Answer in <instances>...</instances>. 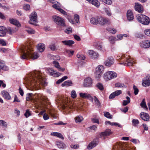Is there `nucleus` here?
<instances>
[{"instance_id":"nucleus-1","label":"nucleus","mask_w":150,"mask_h":150,"mask_svg":"<svg viewBox=\"0 0 150 150\" xmlns=\"http://www.w3.org/2000/svg\"><path fill=\"white\" fill-rule=\"evenodd\" d=\"M28 77L25 80L26 83L28 86L37 87L40 84L43 86H46L47 83L42 76V74L39 71H35L30 74Z\"/></svg>"},{"instance_id":"nucleus-2","label":"nucleus","mask_w":150,"mask_h":150,"mask_svg":"<svg viewBox=\"0 0 150 150\" xmlns=\"http://www.w3.org/2000/svg\"><path fill=\"white\" fill-rule=\"evenodd\" d=\"M32 50L28 47H23L21 49V57L22 59H27L28 57H30L33 59L38 58L39 55L37 52L33 53Z\"/></svg>"},{"instance_id":"nucleus-3","label":"nucleus","mask_w":150,"mask_h":150,"mask_svg":"<svg viewBox=\"0 0 150 150\" xmlns=\"http://www.w3.org/2000/svg\"><path fill=\"white\" fill-rule=\"evenodd\" d=\"M117 59L120 62V64L125 66H132L134 63V61L132 59L127 55L118 56Z\"/></svg>"},{"instance_id":"nucleus-4","label":"nucleus","mask_w":150,"mask_h":150,"mask_svg":"<svg viewBox=\"0 0 150 150\" xmlns=\"http://www.w3.org/2000/svg\"><path fill=\"white\" fill-rule=\"evenodd\" d=\"M137 20L140 23L144 25H148L150 23L149 18L143 14H139L136 16Z\"/></svg>"},{"instance_id":"nucleus-5","label":"nucleus","mask_w":150,"mask_h":150,"mask_svg":"<svg viewBox=\"0 0 150 150\" xmlns=\"http://www.w3.org/2000/svg\"><path fill=\"white\" fill-rule=\"evenodd\" d=\"M117 74L114 72L108 71L104 74V78L106 81L112 79L116 77Z\"/></svg>"},{"instance_id":"nucleus-6","label":"nucleus","mask_w":150,"mask_h":150,"mask_svg":"<svg viewBox=\"0 0 150 150\" xmlns=\"http://www.w3.org/2000/svg\"><path fill=\"white\" fill-rule=\"evenodd\" d=\"M52 18L56 24L62 27L65 26V22L63 18L56 16H53Z\"/></svg>"},{"instance_id":"nucleus-7","label":"nucleus","mask_w":150,"mask_h":150,"mask_svg":"<svg viewBox=\"0 0 150 150\" xmlns=\"http://www.w3.org/2000/svg\"><path fill=\"white\" fill-rule=\"evenodd\" d=\"M79 105L78 103H71L69 105V104H63L62 107L63 109L68 110L71 109H77L79 108Z\"/></svg>"},{"instance_id":"nucleus-8","label":"nucleus","mask_w":150,"mask_h":150,"mask_svg":"<svg viewBox=\"0 0 150 150\" xmlns=\"http://www.w3.org/2000/svg\"><path fill=\"white\" fill-rule=\"evenodd\" d=\"M114 63V60L113 57H110L107 58L104 62V64L106 66L109 67L112 65Z\"/></svg>"},{"instance_id":"nucleus-9","label":"nucleus","mask_w":150,"mask_h":150,"mask_svg":"<svg viewBox=\"0 0 150 150\" xmlns=\"http://www.w3.org/2000/svg\"><path fill=\"white\" fill-rule=\"evenodd\" d=\"M99 19L100 24L101 25L109 24L110 23V20L108 18L99 16Z\"/></svg>"},{"instance_id":"nucleus-10","label":"nucleus","mask_w":150,"mask_h":150,"mask_svg":"<svg viewBox=\"0 0 150 150\" xmlns=\"http://www.w3.org/2000/svg\"><path fill=\"white\" fill-rule=\"evenodd\" d=\"M37 15L36 12L33 13L31 14L30 18V20L29 21V23L31 24L35 25L32 22H37Z\"/></svg>"},{"instance_id":"nucleus-11","label":"nucleus","mask_w":150,"mask_h":150,"mask_svg":"<svg viewBox=\"0 0 150 150\" xmlns=\"http://www.w3.org/2000/svg\"><path fill=\"white\" fill-rule=\"evenodd\" d=\"M47 71L49 74L50 75L53 76L54 77H58L61 75V74L59 72H56L52 68H48Z\"/></svg>"},{"instance_id":"nucleus-12","label":"nucleus","mask_w":150,"mask_h":150,"mask_svg":"<svg viewBox=\"0 0 150 150\" xmlns=\"http://www.w3.org/2000/svg\"><path fill=\"white\" fill-rule=\"evenodd\" d=\"M113 150H132L129 148H126L121 144H117L113 148Z\"/></svg>"},{"instance_id":"nucleus-13","label":"nucleus","mask_w":150,"mask_h":150,"mask_svg":"<svg viewBox=\"0 0 150 150\" xmlns=\"http://www.w3.org/2000/svg\"><path fill=\"white\" fill-rule=\"evenodd\" d=\"M140 46L144 48H147L150 47V41L145 40L142 41L140 43Z\"/></svg>"},{"instance_id":"nucleus-14","label":"nucleus","mask_w":150,"mask_h":150,"mask_svg":"<svg viewBox=\"0 0 150 150\" xmlns=\"http://www.w3.org/2000/svg\"><path fill=\"white\" fill-rule=\"evenodd\" d=\"M92 84V80L90 78L88 77L84 80V86L85 87H88L91 86Z\"/></svg>"},{"instance_id":"nucleus-15","label":"nucleus","mask_w":150,"mask_h":150,"mask_svg":"<svg viewBox=\"0 0 150 150\" xmlns=\"http://www.w3.org/2000/svg\"><path fill=\"white\" fill-rule=\"evenodd\" d=\"M141 118L144 120L146 121H149L150 116L149 115L146 113L142 112L140 114Z\"/></svg>"},{"instance_id":"nucleus-16","label":"nucleus","mask_w":150,"mask_h":150,"mask_svg":"<svg viewBox=\"0 0 150 150\" xmlns=\"http://www.w3.org/2000/svg\"><path fill=\"white\" fill-rule=\"evenodd\" d=\"M142 84L143 86L145 87L149 86L150 85V76H147L144 79Z\"/></svg>"},{"instance_id":"nucleus-17","label":"nucleus","mask_w":150,"mask_h":150,"mask_svg":"<svg viewBox=\"0 0 150 150\" xmlns=\"http://www.w3.org/2000/svg\"><path fill=\"white\" fill-rule=\"evenodd\" d=\"M127 17L128 20L132 21L134 19V15L133 13L130 10H128L127 13Z\"/></svg>"},{"instance_id":"nucleus-18","label":"nucleus","mask_w":150,"mask_h":150,"mask_svg":"<svg viewBox=\"0 0 150 150\" xmlns=\"http://www.w3.org/2000/svg\"><path fill=\"white\" fill-rule=\"evenodd\" d=\"M135 10L139 12H142L143 11V7L141 4L138 3H135L134 6Z\"/></svg>"},{"instance_id":"nucleus-19","label":"nucleus","mask_w":150,"mask_h":150,"mask_svg":"<svg viewBox=\"0 0 150 150\" xmlns=\"http://www.w3.org/2000/svg\"><path fill=\"white\" fill-rule=\"evenodd\" d=\"M52 7L58 10L61 13L64 15H66V16L68 15L67 13L62 9L61 8L60 6L56 4H54L52 5Z\"/></svg>"},{"instance_id":"nucleus-20","label":"nucleus","mask_w":150,"mask_h":150,"mask_svg":"<svg viewBox=\"0 0 150 150\" xmlns=\"http://www.w3.org/2000/svg\"><path fill=\"white\" fill-rule=\"evenodd\" d=\"M88 53L91 57L93 59L97 58L99 56L98 53L95 52L93 50H90L89 51Z\"/></svg>"},{"instance_id":"nucleus-21","label":"nucleus","mask_w":150,"mask_h":150,"mask_svg":"<svg viewBox=\"0 0 150 150\" xmlns=\"http://www.w3.org/2000/svg\"><path fill=\"white\" fill-rule=\"evenodd\" d=\"M98 143V142L97 140H94L88 144L87 146V148L88 149H91L95 147Z\"/></svg>"},{"instance_id":"nucleus-22","label":"nucleus","mask_w":150,"mask_h":150,"mask_svg":"<svg viewBox=\"0 0 150 150\" xmlns=\"http://www.w3.org/2000/svg\"><path fill=\"white\" fill-rule=\"evenodd\" d=\"M1 94L2 96L6 100H9L11 99V97L7 91L5 90L2 91L1 92Z\"/></svg>"},{"instance_id":"nucleus-23","label":"nucleus","mask_w":150,"mask_h":150,"mask_svg":"<svg viewBox=\"0 0 150 150\" xmlns=\"http://www.w3.org/2000/svg\"><path fill=\"white\" fill-rule=\"evenodd\" d=\"M122 91L121 90H117L112 93L110 96L109 99H112L115 96H118L122 93Z\"/></svg>"},{"instance_id":"nucleus-24","label":"nucleus","mask_w":150,"mask_h":150,"mask_svg":"<svg viewBox=\"0 0 150 150\" xmlns=\"http://www.w3.org/2000/svg\"><path fill=\"white\" fill-rule=\"evenodd\" d=\"M7 31V30L5 27L0 26V36H5Z\"/></svg>"},{"instance_id":"nucleus-25","label":"nucleus","mask_w":150,"mask_h":150,"mask_svg":"<svg viewBox=\"0 0 150 150\" xmlns=\"http://www.w3.org/2000/svg\"><path fill=\"white\" fill-rule=\"evenodd\" d=\"M99 17L91 18L90 20L91 23L93 25H97L98 24H100V21L99 20Z\"/></svg>"},{"instance_id":"nucleus-26","label":"nucleus","mask_w":150,"mask_h":150,"mask_svg":"<svg viewBox=\"0 0 150 150\" xmlns=\"http://www.w3.org/2000/svg\"><path fill=\"white\" fill-rule=\"evenodd\" d=\"M53 64H54L55 67L57 68L59 71H64L65 68H61L59 63L57 62L56 61H54L53 62Z\"/></svg>"},{"instance_id":"nucleus-27","label":"nucleus","mask_w":150,"mask_h":150,"mask_svg":"<svg viewBox=\"0 0 150 150\" xmlns=\"http://www.w3.org/2000/svg\"><path fill=\"white\" fill-rule=\"evenodd\" d=\"M89 3L98 8L100 5V3L97 0H86Z\"/></svg>"},{"instance_id":"nucleus-28","label":"nucleus","mask_w":150,"mask_h":150,"mask_svg":"<svg viewBox=\"0 0 150 150\" xmlns=\"http://www.w3.org/2000/svg\"><path fill=\"white\" fill-rule=\"evenodd\" d=\"M104 68L103 66L100 65L97 67L96 69V72L103 73L104 71Z\"/></svg>"},{"instance_id":"nucleus-29","label":"nucleus","mask_w":150,"mask_h":150,"mask_svg":"<svg viewBox=\"0 0 150 150\" xmlns=\"http://www.w3.org/2000/svg\"><path fill=\"white\" fill-rule=\"evenodd\" d=\"M95 45L96 48L98 50L100 51L102 50L103 49V46L102 42H98L95 43Z\"/></svg>"},{"instance_id":"nucleus-30","label":"nucleus","mask_w":150,"mask_h":150,"mask_svg":"<svg viewBox=\"0 0 150 150\" xmlns=\"http://www.w3.org/2000/svg\"><path fill=\"white\" fill-rule=\"evenodd\" d=\"M111 132L110 131V130L108 129L106 130L105 132H102L100 134V137H102L103 136H105L110 135L111 134Z\"/></svg>"},{"instance_id":"nucleus-31","label":"nucleus","mask_w":150,"mask_h":150,"mask_svg":"<svg viewBox=\"0 0 150 150\" xmlns=\"http://www.w3.org/2000/svg\"><path fill=\"white\" fill-rule=\"evenodd\" d=\"M62 42L64 45L69 46H71L74 43V42L71 40L62 41Z\"/></svg>"},{"instance_id":"nucleus-32","label":"nucleus","mask_w":150,"mask_h":150,"mask_svg":"<svg viewBox=\"0 0 150 150\" xmlns=\"http://www.w3.org/2000/svg\"><path fill=\"white\" fill-rule=\"evenodd\" d=\"M57 145L58 148L59 149H63L66 147L64 144L62 142H57Z\"/></svg>"},{"instance_id":"nucleus-33","label":"nucleus","mask_w":150,"mask_h":150,"mask_svg":"<svg viewBox=\"0 0 150 150\" xmlns=\"http://www.w3.org/2000/svg\"><path fill=\"white\" fill-rule=\"evenodd\" d=\"M38 49L40 52H43L45 49V45L42 43L39 44L38 46Z\"/></svg>"},{"instance_id":"nucleus-34","label":"nucleus","mask_w":150,"mask_h":150,"mask_svg":"<svg viewBox=\"0 0 150 150\" xmlns=\"http://www.w3.org/2000/svg\"><path fill=\"white\" fill-rule=\"evenodd\" d=\"M10 22L13 24H14L17 26H18L20 25L19 22L17 21L16 19L13 18L9 19Z\"/></svg>"},{"instance_id":"nucleus-35","label":"nucleus","mask_w":150,"mask_h":150,"mask_svg":"<svg viewBox=\"0 0 150 150\" xmlns=\"http://www.w3.org/2000/svg\"><path fill=\"white\" fill-rule=\"evenodd\" d=\"M80 96L83 98H88L90 97L89 94L87 93H79Z\"/></svg>"},{"instance_id":"nucleus-36","label":"nucleus","mask_w":150,"mask_h":150,"mask_svg":"<svg viewBox=\"0 0 150 150\" xmlns=\"http://www.w3.org/2000/svg\"><path fill=\"white\" fill-rule=\"evenodd\" d=\"M38 96L39 98L41 100H43V101H44L45 102L48 103V100L46 97L40 94H39L38 95Z\"/></svg>"},{"instance_id":"nucleus-37","label":"nucleus","mask_w":150,"mask_h":150,"mask_svg":"<svg viewBox=\"0 0 150 150\" xmlns=\"http://www.w3.org/2000/svg\"><path fill=\"white\" fill-rule=\"evenodd\" d=\"M72 84V82L71 81H65L62 84V86H71Z\"/></svg>"},{"instance_id":"nucleus-38","label":"nucleus","mask_w":150,"mask_h":150,"mask_svg":"<svg viewBox=\"0 0 150 150\" xmlns=\"http://www.w3.org/2000/svg\"><path fill=\"white\" fill-rule=\"evenodd\" d=\"M140 105L142 107L146 109V110L148 109V108L146 105L145 99L144 98L142 100Z\"/></svg>"},{"instance_id":"nucleus-39","label":"nucleus","mask_w":150,"mask_h":150,"mask_svg":"<svg viewBox=\"0 0 150 150\" xmlns=\"http://www.w3.org/2000/svg\"><path fill=\"white\" fill-rule=\"evenodd\" d=\"M76 122V123H80L83 120V118L81 116H77L75 118Z\"/></svg>"},{"instance_id":"nucleus-40","label":"nucleus","mask_w":150,"mask_h":150,"mask_svg":"<svg viewBox=\"0 0 150 150\" xmlns=\"http://www.w3.org/2000/svg\"><path fill=\"white\" fill-rule=\"evenodd\" d=\"M25 31L29 34H34L35 32V31L34 30L28 27L26 28Z\"/></svg>"},{"instance_id":"nucleus-41","label":"nucleus","mask_w":150,"mask_h":150,"mask_svg":"<svg viewBox=\"0 0 150 150\" xmlns=\"http://www.w3.org/2000/svg\"><path fill=\"white\" fill-rule=\"evenodd\" d=\"M96 86L100 91H102L104 89L103 86L101 83H97L96 85Z\"/></svg>"},{"instance_id":"nucleus-42","label":"nucleus","mask_w":150,"mask_h":150,"mask_svg":"<svg viewBox=\"0 0 150 150\" xmlns=\"http://www.w3.org/2000/svg\"><path fill=\"white\" fill-rule=\"evenodd\" d=\"M94 100L95 103V104L97 106H99L100 105V103L98 98L95 96L94 97Z\"/></svg>"},{"instance_id":"nucleus-43","label":"nucleus","mask_w":150,"mask_h":150,"mask_svg":"<svg viewBox=\"0 0 150 150\" xmlns=\"http://www.w3.org/2000/svg\"><path fill=\"white\" fill-rule=\"evenodd\" d=\"M105 13L108 16H111L112 15L110 10V9L105 8L104 9Z\"/></svg>"},{"instance_id":"nucleus-44","label":"nucleus","mask_w":150,"mask_h":150,"mask_svg":"<svg viewBox=\"0 0 150 150\" xmlns=\"http://www.w3.org/2000/svg\"><path fill=\"white\" fill-rule=\"evenodd\" d=\"M108 40L111 43L113 44L114 43V41L116 40V38L111 36L109 37Z\"/></svg>"},{"instance_id":"nucleus-45","label":"nucleus","mask_w":150,"mask_h":150,"mask_svg":"<svg viewBox=\"0 0 150 150\" xmlns=\"http://www.w3.org/2000/svg\"><path fill=\"white\" fill-rule=\"evenodd\" d=\"M105 116L108 118L111 119L112 118V115L108 112H104Z\"/></svg>"},{"instance_id":"nucleus-46","label":"nucleus","mask_w":150,"mask_h":150,"mask_svg":"<svg viewBox=\"0 0 150 150\" xmlns=\"http://www.w3.org/2000/svg\"><path fill=\"white\" fill-rule=\"evenodd\" d=\"M32 93H29L27 94V96L26 98L27 100L29 101L32 100L33 98L32 97Z\"/></svg>"},{"instance_id":"nucleus-47","label":"nucleus","mask_w":150,"mask_h":150,"mask_svg":"<svg viewBox=\"0 0 150 150\" xmlns=\"http://www.w3.org/2000/svg\"><path fill=\"white\" fill-rule=\"evenodd\" d=\"M74 18L76 23L79 22V16L77 14H75L74 16Z\"/></svg>"},{"instance_id":"nucleus-48","label":"nucleus","mask_w":150,"mask_h":150,"mask_svg":"<svg viewBox=\"0 0 150 150\" xmlns=\"http://www.w3.org/2000/svg\"><path fill=\"white\" fill-rule=\"evenodd\" d=\"M68 20L72 24L74 23V21L73 20L72 18H71V16L69 15H67V16H66Z\"/></svg>"},{"instance_id":"nucleus-49","label":"nucleus","mask_w":150,"mask_h":150,"mask_svg":"<svg viewBox=\"0 0 150 150\" xmlns=\"http://www.w3.org/2000/svg\"><path fill=\"white\" fill-rule=\"evenodd\" d=\"M0 125H2L5 127H6L7 126V123L2 120H0Z\"/></svg>"},{"instance_id":"nucleus-50","label":"nucleus","mask_w":150,"mask_h":150,"mask_svg":"<svg viewBox=\"0 0 150 150\" xmlns=\"http://www.w3.org/2000/svg\"><path fill=\"white\" fill-rule=\"evenodd\" d=\"M8 31L9 34H11L14 33L15 32V30L13 28H8Z\"/></svg>"},{"instance_id":"nucleus-51","label":"nucleus","mask_w":150,"mask_h":150,"mask_svg":"<svg viewBox=\"0 0 150 150\" xmlns=\"http://www.w3.org/2000/svg\"><path fill=\"white\" fill-rule=\"evenodd\" d=\"M115 86L117 87H124L125 86L123 84L121 83H115Z\"/></svg>"},{"instance_id":"nucleus-52","label":"nucleus","mask_w":150,"mask_h":150,"mask_svg":"<svg viewBox=\"0 0 150 150\" xmlns=\"http://www.w3.org/2000/svg\"><path fill=\"white\" fill-rule=\"evenodd\" d=\"M108 30L110 33L113 34H115L116 33V30L112 28H110L108 29Z\"/></svg>"},{"instance_id":"nucleus-53","label":"nucleus","mask_w":150,"mask_h":150,"mask_svg":"<svg viewBox=\"0 0 150 150\" xmlns=\"http://www.w3.org/2000/svg\"><path fill=\"white\" fill-rule=\"evenodd\" d=\"M144 33L147 36L150 37V29H146L145 30Z\"/></svg>"},{"instance_id":"nucleus-54","label":"nucleus","mask_w":150,"mask_h":150,"mask_svg":"<svg viewBox=\"0 0 150 150\" xmlns=\"http://www.w3.org/2000/svg\"><path fill=\"white\" fill-rule=\"evenodd\" d=\"M31 115V114L29 112V110H26L25 113L24 114V115L25 116V117L26 118H27L29 116H30Z\"/></svg>"},{"instance_id":"nucleus-55","label":"nucleus","mask_w":150,"mask_h":150,"mask_svg":"<svg viewBox=\"0 0 150 150\" xmlns=\"http://www.w3.org/2000/svg\"><path fill=\"white\" fill-rule=\"evenodd\" d=\"M51 57L52 59H53L54 60H59L60 59V57L58 55L55 56L52 55Z\"/></svg>"},{"instance_id":"nucleus-56","label":"nucleus","mask_w":150,"mask_h":150,"mask_svg":"<svg viewBox=\"0 0 150 150\" xmlns=\"http://www.w3.org/2000/svg\"><path fill=\"white\" fill-rule=\"evenodd\" d=\"M96 78L98 79L100 77L102 74L95 72Z\"/></svg>"},{"instance_id":"nucleus-57","label":"nucleus","mask_w":150,"mask_h":150,"mask_svg":"<svg viewBox=\"0 0 150 150\" xmlns=\"http://www.w3.org/2000/svg\"><path fill=\"white\" fill-rule=\"evenodd\" d=\"M133 89L134 90V93L135 95H137L138 93L139 90L137 87L134 85L133 86Z\"/></svg>"},{"instance_id":"nucleus-58","label":"nucleus","mask_w":150,"mask_h":150,"mask_svg":"<svg viewBox=\"0 0 150 150\" xmlns=\"http://www.w3.org/2000/svg\"><path fill=\"white\" fill-rule=\"evenodd\" d=\"M72 31V28H69L66 29L65 30V32L67 34H69L71 33Z\"/></svg>"},{"instance_id":"nucleus-59","label":"nucleus","mask_w":150,"mask_h":150,"mask_svg":"<svg viewBox=\"0 0 150 150\" xmlns=\"http://www.w3.org/2000/svg\"><path fill=\"white\" fill-rule=\"evenodd\" d=\"M50 49L53 51L54 50L56 49L55 44H52L50 45Z\"/></svg>"},{"instance_id":"nucleus-60","label":"nucleus","mask_w":150,"mask_h":150,"mask_svg":"<svg viewBox=\"0 0 150 150\" xmlns=\"http://www.w3.org/2000/svg\"><path fill=\"white\" fill-rule=\"evenodd\" d=\"M71 96L73 98H75L76 97V94L75 91L73 90L71 91Z\"/></svg>"},{"instance_id":"nucleus-61","label":"nucleus","mask_w":150,"mask_h":150,"mask_svg":"<svg viewBox=\"0 0 150 150\" xmlns=\"http://www.w3.org/2000/svg\"><path fill=\"white\" fill-rule=\"evenodd\" d=\"M111 125L117 126L119 127H122V126L120 125L116 122H111Z\"/></svg>"},{"instance_id":"nucleus-62","label":"nucleus","mask_w":150,"mask_h":150,"mask_svg":"<svg viewBox=\"0 0 150 150\" xmlns=\"http://www.w3.org/2000/svg\"><path fill=\"white\" fill-rule=\"evenodd\" d=\"M136 36L137 37L139 38H142L144 36V35L141 33H136Z\"/></svg>"},{"instance_id":"nucleus-63","label":"nucleus","mask_w":150,"mask_h":150,"mask_svg":"<svg viewBox=\"0 0 150 150\" xmlns=\"http://www.w3.org/2000/svg\"><path fill=\"white\" fill-rule=\"evenodd\" d=\"M71 147L72 149H77L79 147V146L78 145H76V144H71L70 146Z\"/></svg>"},{"instance_id":"nucleus-64","label":"nucleus","mask_w":150,"mask_h":150,"mask_svg":"<svg viewBox=\"0 0 150 150\" xmlns=\"http://www.w3.org/2000/svg\"><path fill=\"white\" fill-rule=\"evenodd\" d=\"M43 118L45 120H47L49 118V116L46 113L43 115Z\"/></svg>"}]
</instances>
